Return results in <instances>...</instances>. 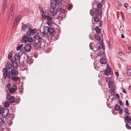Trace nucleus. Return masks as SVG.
<instances>
[{"label": "nucleus", "mask_w": 131, "mask_h": 131, "mask_svg": "<svg viewBox=\"0 0 131 131\" xmlns=\"http://www.w3.org/2000/svg\"><path fill=\"white\" fill-rule=\"evenodd\" d=\"M48 14L51 16L57 15L58 16L57 18L58 19L63 18L64 15V13L62 12H59V11H56L53 9L52 10H50V12H48Z\"/></svg>", "instance_id": "f257e3e1"}, {"label": "nucleus", "mask_w": 131, "mask_h": 131, "mask_svg": "<svg viewBox=\"0 0 131 131\" xmlns=\"http://www.w3.org/2000/svg\"><path fill=\"white\" fill-rule=\"evenodd\" d=\"M43 29L44 30V33L45 34H47L48 33L50 34H52L54 32V27L52 26H44Z\"/></svg>", "instance_id": "f03ea898"}, {"label": "nucleus", "mask_w": 131, "mask_h": 131, "mask_svg": "<svg viewBox=\"0 0 131 131\" xmlns=\"http://www.w3.org/2000/svg\"><path fill=\"white\" fill-rule=\"evenodd\" d=\"M6 86L8 88L10 93H14L17 89L16 85L14 84H13L12 86L11 87V85L9 83L6 85Z\"/></svg>", "instance_id": "7ed1b4c3"}, {"label": "nucleus", "mask_w": 131, "mask_h": 131, "mask_svg": "<svg viewBox=\"0 0 131 131\" xmlns=\"http://www.w3.org/2000/svg\"><path fill=\"white\" fill-rule=\"evenodd\" d=\"M18 74L17 71L15 70H12L10 71H9L7 75L8 78H12L13 76L16 75Z\"/></svg>", "instance_id": "20e7f679"}, {"label": "nucleus", "mask_w": 131, "mask_h": 131, "mask_svg": "<svg viewBox=\"0 0 131 131\" xmlns=\"http://www.w3.org/2000/svg\"><path fill=\"white\" fill-rule=\"evenodd\" d=\"M31 50V47L28 44H26L25 45L24 47L22 48L21 50V51H22L23 53L25 51L26 52H28L30 51Z\"/></svg>", "instance_id": "39448f33"}, {"label": "nucleus", "mask_w": 131, "mask_h": 131, "mask_svg": "<svg viewBox=\"0 0 131 131\" xmlns=\"http://www.w3.org/2000/svg\"><path fill=\"white\" fill-rule=\"evenodd\" d=\"M45 17L47 19L46 22L47 24L48 25H51L52 24V17L48 15L45 16Z\"/></svg>", "instance_id": "423d86ee"}, {"label": "nucleus", "mask_w": 131, "mask_h": 131, "mask_svg": "<svg viewBox=\"0 0 131 131\" xmlns=\"http://www.w3.org/2000/svg\"><path fill=\"white\" fill-rule=\"evenodd\" d=\"M34 41L35 43L38 44L40 43L41 40V37L38 36H34Z\"/></svg>", "instance_id": "0eeeda50"}, {"label": "nucleus", "mask_w": 131, "mask_h": 131, "mask_svg": "<svg viewBox=\"0 0 131 131\" xmlns=\"http://www.w3.org/2000/svg\"><path fill=\"white\" fill-rule=\"evenodd\" d=\"M3 72V78L4 79H5L7 77V75L8 74V72L6 68H4L2 71Z\"/></svg>", "instance_id": "6e6552de"}, {"label": "nucleus", "mask_w": 131, "mask_h": 131, "mask_svg": "<svg viewBox=\"0 0 131 131\" xmlns=\"http://www.w3.org/2000/svg\"><path fill=\"white\" fill-rule=\"evenodd\" d=\"M9 112V110L8 108H4V110H3L1 113L2 114V116L4 118H5L6 117Z\"/></svg>", "instance_id": "1a4fd4ad"}, {"label": "nucleus", "mask_w": 131, "mask_h": 131, "mask_svg": "<svg viewBox=\"0 0 131 131\" xmlns=\"http://www.w3.org/2000/svg\"><path fill=\"white\" fill-rule=\"evenodd\" d=\"M7 0H4L3 5L2 6V12L4 13L5 12V10L6 7V4L7 3Z\"/></svg>", "instance_id": "9d476101"}, {"label": "nucleus", "mask_w": 131, "mask_h": 131, "mask_svg": "<svg viewBox=\"0 0 131 131\" xmlns=\"http://www.w3.org/2000/svg\"><path fill=\"white\" fill-rule=\"evenodd\" d=\"M56 6L57 2L56 1H54L53 2H52L51 3L50 6L51 8H52V9H51L49 10V12H50L51 10H52L53 9L54 10H55L54 9H55L56 8Z\"/></svg>", "instance_id": "9b49d317"}, {"label": "nucleus", "mask_w": 131, "mask_h": 131, "mask_svg": "<svg viewBox=\"0 0 131 131\" xmlns=\"http://www.w3.org/2000/svg\"><path fill=\"white\" fill-rule=\"evenodd\" d=\"M11 62L12 63V68L14 70L16 69L18 66L17 62L15 61H13L12 62L11 60Z\"/></svg>", "instance_id": "f8f14e48"}, {"label": "nucleus", "mask_w": 131, "mask_h": 131, "mask_svg": "<svg viewBox=\"0 0 131 131\" xmlns=\"http://www.w3.org/2000/svg\"><path fill=\"white\" fill-rule=\"evenodd\" d=\"M44 30L43 29V32H39L38 33V35L37 36H38L39 37H41V39L42 38V36H44L45 35H46L47 34H45L44 33Z\"/></svg>", "instance_id": "ddd939ff"}, {"label": "nucleus", "mask_w": 131, "mask_h": 131, "mask_svg": "<svg viewBox=\"0 0 131 131\" xmlns=\"http://www.w3.org/2000/svg\"><path fill=\"white\" fill-rule=\"evenodd\" d=\"M8 99L9 102L11 103H14L15 101V98L13 96H10Z\"/></svg>", "instance_id": "4468645a"}, {"label": "nucleus", "mask_w": 131, "mask_h": 131, "mask_svg": "<svg viewBox=\"0 0 131 131\" xmlns=\"http://www.w3.org/2000/svg\"><path fill=\"white\" fill-rule=\"evenodd\" d=\"M100 60L101 63L102 64H105L107 62L106 59L104 58H102L100 59Z\"/></svg>", "instance_id": "2eb2a0df"}, {"label": "nucleus", "mask_w": 131, "mask_h": 131, "mask_svg": "<svg viewBox=\"0 0 131 131\" xmlns=\"http://www.w3.org/2000/svg\"><path fill=\"white\" fill-rule=\"evenodd\" d=\"M95 14L96 15H101L99 10L97 9H95L94 10Z\"/></svg>", "instance_id": "dca6fc26"}, {"label": "nucleus", "mask_w": 131, "mask_h": 131, "mask_svg": "<svg viewBox=\"0 0 131 131\" xmlns=\"http://www.w3.org/2000/svg\"><path fill=\"white\" fill-rule=\"evenodd\" d=\"M108 87L109 88L112 89L113 87L114 83L111 81H110L108 83Z\"/></svg>", "instance_id": "f3484780"}, {"label": "nucleus", "mask_w": 131, "mask_h": 131, "mask_svg": "<svg viewBox=\"0 0 131 131\" xmlns=\"http://www.w3.org/2000/svg\"><path fill=\"white\" fill-rule=\"evenodd\" d=\"M21 16L20 15H18L16 17L15 19V21L16 22V23H18L21 19Z\"/></svg>", "instance_id": "a211bd4d"}, {"label": "nucleus", "mask_w": 131, "mask_h": 131, "mask_svg": "<svg viewBox=\"0 0 131 131\" xmlns=\"http://www.w3.org/2000/svg\"><path fill=\"white\" fill-rule=\"evenodd\" d=\"M112 72L111 71V70L109 69L106 70L105 71V75H107L110 74H112Z\"/></svg>", "instance_id": "6ab92c4d"}, {"label": "nucleus", "mask_w": 131, "mask_h": 131, "mask_svg": "<svg viewBox=\"0 0 131 131\" xmlns=\"http://www.w3.org/2000/svg\"><path fill=\"white\" fill-rule=\"evenodd\" d=\"M6 65V66L8 67V69H10L12 68V64H11L9 62L7 63Z\"/></svg>", "instance_id": "aec40b11"}, {"label": "nucleus", "mask_w": 131, "mask_h": 131, "mask_svg": "<svg viewBox=\"0 0 131 131\" xmlns=\"http://www.w3.org/2000/svg\"><path fill=\"white\" fill-rule=\"evenodd\" d=\"M22 25V30L23 31H25L27 29V27H29L27 25Z\"/></svg>", "instance_id": "412c9836"}, {"label": "nucleus", "mask_w": 131, "mask_h": 131, "mask_svg": "<svg viewBox=\"0 0 131 131\" xmlns=\"http://www.w3.org/2000/svg\"><path fill=\"white\" fill-rule=\"evenodd\" d=\"M14 58L16 61H18L20 60V56L19 54H16L15 55Z\"/></svg>", "instance_id": "4be33fe9"}, {"label": "nucleus", "mask_w": 131, "mask_h": 131, "mask_svg": "<svg viewBox=\"0 0 131 131\" xmlns=\"http://www.w3.org/2000/svg\"><path fill=\"white\" fill-rule=\"evenodd\" d=\"M31 34L32 35H35L37 34V30L36 29H34L32 30L31 28Z\"/></svg>", "instance_id": "5701e85b"}, {"label": "nucleus", "mask_w": 131, "mask_h": 131, "mask_svg": "<svg viewBox=\"0 0 131 131\" xmlns=\"http://www.w3.org/2000/svg\"><path fill=\"white\" fill-rule=\"evenodd\" d=\"M125 126L127 128H131V122H127L126 123Z\"/></svg>", "instance_id": "b1692460"}, {"label": "nucleus", "mask_w": 131, "mask_h": 131, "mask_svg": "<svg viewBox=\"0 0 131 131\" xmlns=\"http://www.w3.org/2000/svg\"><path fill=\"white\" fill-rule=\"evenodd\" d=\"M95 30L96 33L99 34L101 32V30L98 26L96 27Z\"/></svg>", "instance_id": "393cba45"}, {"label": "nucleus", "mask_w": 131, "mask_h": 131, "mask_svg": "<svg viewBox=\"0 0 131 131\" xmlns=\"http://www.w3.org/2000/svg\"><path fill=\"white\" fill-rule=\"evenodd\" d=\"M14 6L13 5H11V7L10 8V14H13V10H14Z\"/></svg>", "instance_id": "a878e982"}, {"label": "nucleus", "mask_w": 131, "mask_h": 131, "mask_svg": "<svg viewBox=\"0 0 131 131\" xmlns=\"http://www.w3.org/2000/svg\"><path fill=\"white\" fill-rule=\"evenodd\" d=\"M94 38L95 39L98 40H100V37L99 36L98 34H97L96 35H94Z\"/></svg>", "instance_id": "bb28decb"}, {"label": "nucleus", "mask_w": 131, "mask_h": 131, "mask_svg": "<svg viewBox=\"0 0 131 131\" xmlns=\"http://www.w3.org/2000/svg\"><path fill=\"white\" fill-rule=\"evenodd\" d=\"M115 109L116 111H118L120 110V106L119 105L117 104L116 105L115 107Z\"/></svg>", "instance_id": "cd10ccee"}, {"label": "nucleus", "mask_w": 131, "mask_h": 131, "mask_svg": "<svg viewBox=\"0 0 131 131\" xmlns=\"http://www.w3.org/2000/svg\"><path fill=\"white\" fill-rule=\"evenodd\" d=\"M5 121L3 118H0V125H3Z\"/></svg>", "instance_id": "c85d7f7f"}, {"label": "nucleus", "mask_w": 131, "mask_h": 131, "mask_svg": "<svg viewBox=\"0 0 131 131\" xmlns=\"http://www.w3.org/2000/svg\"><path fill=\"white\" fill-rule=\"evenodd\" d=\"M31 34V28H29L28 31L26 32V35L28 36H30Z\"/></svg>", "instance_id": "c756f323"}, {"label": "nucleus", "mask_w": 131, "mask_h": 131, "mask_svg": "<svg viewBox=\"0 0 131 131\" xmlns=\"http://www.w3.org/2000/svg\"><path fill=\"white\" fill-rule=\"evenodd\" d=\"M12 80L13 81H16L19 79V78L14 77L12 78Z\"/></svg>", "instance_id": "7c9ffc66"}, {"label": "nucleus", "mask_w": 131, "mask_h": 131, "mask_svg": "<svg viewBox=\"0 0 131 131\" xmlns=\"http://www.w3.org/2000/svg\"><path fill=\"white\" fill-rule=\"evenodd\" d=\"M9 103L8 102H6L4 103V106L5 107H8L9 106Z\"/></svg>", "instance_id": "2f4dec72"}, {"label": "nucleus", "mask_w": 131, "mask_h": 131, "mask_svg": "<svg viewBox=\"0 0 131 131\" xmlns=\"http://www.w3.org/2000/svg\"><path fill=\"white\" fill-rule=\"evenodd\" d=\"M27 38L26 36H24L22 38V41L25 42H27Z\"/></svg>", "instance_id": "473e14b6"}, {"label": "nucleus", "mask_w": 131, "mask_h": 131, "mask_svg": "<svg viewBox=\"0 0 131 131\" xmlns=\"http://www.w3.org/2000/svg\"><path fill=\"white\" fill-rule=\"evenodd\" d=\"M32 38L30 37H28L27 38V42L28 41L29 42H32L33 41Z\"/></svg>", "instance_id": "72a5a7b5"}, {"label": "nucleus", "mask_w": 131, "mask_h": 131, "mask_svg": "<svg viewBox=\"0 0 131 131\" xmlns=\"http://www.w3.org/2000/svg\"><path fill=\"white\" fill-rule=\"evenodd\" d=\"M94 20L96 22H98L99 21V19L97 16H96L94 17Z\"/></svg>", "instance_id": "f704fd0d"}, {"label": "nucleus", "mask_w": 131, "mask_h": 131, "mask_svg": "<svg viewBox=\"0 0 131 131\" xmlns=\"http://www.w3.org/2000/svg\"><path fill=\"white\" fill-rule=\"evenodd\" d=\"M23 46L22 44L19 45L17 48V51L19 50L21 48L23 47Z\"/></svg>", "instance_id": "c9c22d12"}, {"label": "nucleus", "mask_w": 131, "mask_h": 131, "mask_svg": "<svg viewBox=\"0 0 131 131\" xmlns=\"http://www.w3.org/2000/svg\"><path fill=\"white\" fill-rule=\"evenodd\" d=\"M90 14L92 16H93L94 15L95 13L94 10H93L92 9L90 10Z\"/></svg>", "instance_id": "e433bc0d"}, {"label": "nucleus", "mask_w": 131, "mask_h": 131, "mask_svg": "<svg viewBox=\"0 0 131 131\" xmlns=\"http://www.w3.org/2000/svg\"><path fill=\"white\" fill-rule=\"evenodd\" d=\"M128 115H127L125 117V119L127 121H130V118Z\"/></svg>", "instance_id": "4c0bfd02"}, {"label": "nucleus", "mask_w": 131, "mask_h": 131, "mask_svg": "<svg viewBox=\"0 0 131 131\" xmlns=\"http://www.w3.org/2000/svg\"><path fill=\"white\" fill-rule=\"evenodd\" d=\"M127 73L129 75H131V69L127 70Z\"/></svg>", "instance_id": "58836bf2"}, {"label": "nucleus", "mask_w": 131, "mask_h": 131, "mask_svg": "<svg viewBox=\"0 0 131 131\" xmlns=\"http://www.w3.org/2000/svg\"><path fill=\"white\" fill-rule=\"evenodd\" d=\"M12 22V19H8V21H7V24L8 25H10Z\"/></svg>", "instance_id": "ea45409f"}, {"label": "nucleus", "mask_w": 131, "mask_h": 131, "mask_svg": "<svg viewBox=\"0 0 131 131\" xmlns=\"http://www.w3.org/2000/svg\"><path fill=\"white\" fill-rule=\"evenodd\" d=\"M17 23H16V22H15V21H14L13 25V28H14L16 26Z\"/></svg>", "instance_id": "a19ab883"}, {"label": "nucleus", "mask_w": 131, "mask_h": 131, "mask_svg": "<svg viewBox=\"0 0 131 131\" xmlns=\"http://www.w3.org/2000/svg\"><path fill=\"white\" fill-rule=\"evenodd\" d=\"M33 61L32 59H29L27 61V63L29 64H30L33 62Z\"/></svg>", "instance_id": "79ce46f5"}, {"label": "nucleus", "mask_w": 131, "mask_h": 131, "mask_svg": "<svg viewBox=\"0 0 131 131\" xmlns=\"http://www.w3.org/2000/svg\"><path fill=\"white\" fill-rule=\"evenodd\" d=\"M4 108H3V107L1 105H0V114H1V113H2V112Z\"/></svg>", "instance_id": "37998d69"}, {"label": "nucleus", "mask_w": 131, "mask_h": 131, "mask_svg": "<svg viewBox=\"0 0 131 131\" xmlns=\"http://www.w3.org/2000/svg\"><path fill=\"white\" fill-rule=\"evenodd\" d=\"M12 56V53L11 52H10L8 55V58L9 59H11Z\"/></svg>", "instance_id": "c03bdc74"}, {"label": "nucleus", "mask_w": 131, "mask_h": 131, "mask_svg": "<svg viewBox=\"0 0 131 131\" xmlns=\"http://www.w3.org/2000/svg\"><path fill=\"white\" fill-rule=\"evenodd\" d=\"M124 111L125 112H126L127 113V115H129V113H128V110L127 108H125Z\"/></svg>", "instance_id": "a18cd8bd"}, {"label": "nucleus", "mask_w": 131, "mask_h": 131, "mask_svg": "<svg viewBox=\"0 0 131 131\" xmlns=\"http://www.w3.org/2000/svg\"><path fill=\"white\" fill-rule=\"evenodd\" d=\"M98 8H100L102 7V4H98L97 5Z\"/></svg>", "instance_id": "49530a36"}, {"label": "nucleus", "mask_w": 131, "mask_h": 131, "mask_svg": "<svg viewBox=\"0 0 131 131\" xmlns=\"http://www.w3.org/2000/svg\"><path fill=\"white\" fill-rule=\"evenodd\" d=\"M13 14H10L8 18L12 19L13 17Z\"/></svg>", "instance_id": "de8ad7c7"}, {"label": "nucleus", "mask_w": 131, "mask_h": 131, "mask_svg": "<svg viewBox=\"0 0 131 131\" xmlns=\"http://www.w3.org/2000/svg\"><path fill=\"white\" fill-rule=\"evenodd\" d=\"M10 96V93H8L7 94L6 97L7 99H8Z\"/></svg>", "instance_id": "09e8293b"}, {"label": "nucleus", "mask_w": 131, "mask_h": 131, "mask_svg": "<svg viewBox=\"0 0 131 131\" xmlns=\"http://www.w3.org/2000/svg\"><path fill=\"white\" fill-rule=\"evenodd\" d=\"M119 110V114H122L123 113V110L122 109H120Z\"/></svg>", "instance_id": "8fccbe9b"}, {"label": "nucleus", "mask_w": 131, "mask_h": 131, "mask_svg": "<svg viewBox=\"0 0 131 131\" xmlns=\"http://www.w3.org/2000/svg\"><path fill=\"white\" fill-rule=\"evenodd\" d=\"M120 14L121 17H122V18L123 19V17H124V16L123 14V13L122 12H121Z\"/></svg>", "instance_id": "3c124183"}, {"label": "nucleus", "mask_w": 131, "mask_h": 131, "mask_svg": "<svg viewBox=\"0 0 131 131\" xmlns=\"http://www.w3.org/2000/svg\"><path fill=\"white\" fill-rule=\"evenodd\" d=\"M128 4H127V3H125L124 4V7H125V8H127V7H128Z\"/></svg>", "instance_id": "603ef678"}, {"label": "nucleus", "mask_w": 131, "mask_h": 131, "mask_svg": "<svg viewBox=\"0 0 131 131\" xmlns=\"http://www.w3.org/2000/svg\"><path fill=\"white\" fill-rule=\"evenodd\" d=\"M126 106H129V104L128 103V101L127 100L126 101Z\"/></svg>", "instance_id": "864d4df0"}, {"label": "nucleus", "mask_w": 131, "mask_h": 131, "mask_svg": "<svg viewBox=\"0 0 131 131\" xmlns=\"http://www.w3.org/2000/svg\"><path fill=\"white\" fill-rule=\"evenodd\" d=\"M69 9H71L72 7V5H71L70 4L69 5Z\"/></svg>", "instance_id": "5fc2aeb1"}, {"label": "nucleus", "mask_w": 131, "mask_h": 131, "mask_svg": "<svg viewBox=\"0 0 131 131\" xmlns=\"http://www.w3.org/2000/svg\"><path fill=\"white\" fill-rule=\"evenodd\" d=\"M122 92L126 94V93L125 91V90L124 89H122Z\"/></svg>", "instance_id": "6e6d98bb"}, {"label": "nucleus", "mask_w": 131, "mask_h": 131, "mask_svg": "<svg viewBox=\"0 0 131 131\" xmlns=\"http://www.w3.org/2000/svg\"><path fill=\"white\" fill-rule=\"evenodd\" d=\"M119 54L121 56H123L124 55V53L121 52H119Z\"/></svg>", "instance_id": "4d7b16f0"}, {"label": "nucleus", "mask_w": 131, "mask_h": 131, "mask_svg": "<svg viewBox=\"0 0 131 131\" xmlns=\"http://www.w3.org/2000/svg\"><path fill=\"white\" fill-rule=\"evenodd\" d=\"M40 10L42 13H44L42 8H41V9H40Z\"/></svg>", "instance_id": "13d9d810"}, {"label": "nucleus", "mask_w": 131, "mask_h": 131, "mask_svg": "<svg viewBox=\"0 0 131 131\" xmlns=\"http://www.w3.org/2000/svg\"><path fill=\"white\" fill-rule=\"evenodd\" d=\"M99 26L100 27H101L102 26V22L101 21L100 23H99Z\"/></svg>", "instance_id": "bf43d9fd"}, {"label": "nucleus", "mask_w": 131, "mask_h": 131, "mask_svg": "<svg viewBox=\"0 0 131 131\" xmlns=\"http://www.w3.org/2000/svg\"><path fill=\"white\" fill-rule=\"evenodd\" d=\"M115 74L117 77H118L119 75V74L118 72H115Z\"/></svg>", "instance_id": "052dcab7"}, {"label": "nucleus", "mask_w": 131, "mask_h": 131, "mask_svg": "<svg viewBox=\"0 0 131 131\" xmlns=\"http://www.w3.org/2000/svg\"><path fill=\"white\" fill-rule=\"evenodd\" d=\"M118 5L120 7H121L122 6V5L121 3H118Z\"/></svg>", "instance_id": "680f3d73"}, {"label": "nucleus", "mask_w": 131, "mask_h": 131, "mask_svg": "<svg viewBox=\"0 0 131 131\" xmlns=\"http://www.w3.org/2000/svg\"><path fill=\"white\" fill-rule=\"evenodd\" d=\"M121 37L122 38H124V35L123 34H122Z\"/></svg>", "instance_id": "e2e57ef3"}, {"label": "nucleus", "mask_w": 131, "mask_h": 131, "mask_svg": "<svg viewBox=\"0 0 131 131\" xmlns=\"http://www.w3.org/2000/svg\"><path fill=\"white\" fill-rule=\"evenodd\" d=\"M119 103H120V105H122L121 104L122 103V102L121 100L119 101Z\"/></svg>", "instance_id": "0e129e2a"}, {"label": "nucleus", "mask_w": 131, "mask_h": 131, "mask_svg": "<svg viewBox=\"0 0 131 131\" xmlns=\"http://www.w3.org/2000/svg\"><path fill=\"white\" fill-rule=\"evenodd\" d=\"M116 96L117 97V98H119V96L118 95V94H116Z\"/></svg>", "instance_id": "69168bd1"}, {"label": "nucleus", "mask_w": 131, "mask_h": 131, "mask_svg": "<svg viewBox=\"0 0 131 131\" xmlns=\"http://www.w3.org/2000/svg\"><path fill=\"white\" fill-rule=\"evenodd\" d=\"M128 49L129 50H131V47H128Z\"/></svg>", "instance_id": "338daca9"}, {"label": "nucleus", "mask_w": 131, "mask_h": 131, "mask_svg": "<svg viewBox=\"0 0 131 131\" xmlns=\"http://www.w3.org/2000/svg\"><path fill=\"white\" fill-rule=\"evenodd\" d=\"M92 44V43H91L90 44V45H89V46H90V48L91 49V45Z\"/></svg>", "instance_id": "774afa93"}]
</instances>
